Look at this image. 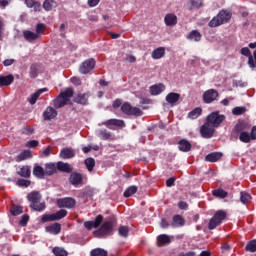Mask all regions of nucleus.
I'll list each match as a JSON object with an SVG mask.
<instances>
[{"instance_id":"obj_28","label":"nucleus","mask_w":256,"mask_h":256,"mask_svg":"<svg viewBox=\"0 0 256 256\" xmlns=\"http://www.w3.org/2000/svg\"><path fill=\"white\" fill-rule=\"evenodd\" d=\"M15 81V78L13 75H8V76H0V87H7L11 85Z\"/></svg>"},{"instance_id":"obj_51","label":"nucleus","mask_w":256,"mask_h":256,"mask_svg":"<svg viewBox=\"0 0 256 256\" xmlns=\"http://www.w3.org/2000/svg\"><path fill=\"white\" fill-rule=\"evenodd\" d=\"M246 251H249L250 253H255L256 252V240L250 241L246 247Z\"/></svg>"},{"instance_id":"obj_4","label":"nucleus","mask_w":256,"mask_h":256,"mask_svg":"<svg viewBox=\"0 0 256 256\" xmlns=\"http://www.w3.org/2000/svg\"><path fill=\"white\" fill-rule=\"evenodd\" d=\"M113 231V223L111 221L104 222L102 226L94 231V236L98 238L107 237V235H111Z\"/></svg>"},{"instance_id":"obj_61","label":"nucleus","mask_w":256,"mask_h":256,"mask_svg":"<svg viewBox=\"0 0 256 256\" xmlns=\"http://www.w3.org/2000/svg\"><path fill=\"white\" fill-rule=\"evenodd\" d=\"M70 81L71 83H73V85H76V86L81 85V79L79 77H72Z\"/></svg>"},{"instance_id":"obj_37","label":"nucleus","mask_w":256,"mask_h":256,"mask_svg":"<svg viewBox=\"0 0 256 256\" xmlns=\"http://www.w3.org/2000/svg\"><path fill=\"white\" fill-rule=\"evenodd\" d=\"M32 155H31V151L30 150H24L22 151L17 157H16V161L21 162V161H25V159H31Z\"/></svg>"},{"instance_id":"obj_42","label":"nucleus","mask_w":256,"mask_h":256,"mask_svg":"<svg viewBox=\"0 0 256 256\" xmlns=\"http://www.w3.org/2000/svg\"><path fill=\"white\" fill-rule=\"evenodd\" d=\"M52 253L55 256H67V255H69V253H67L66 250L61 248V247H54L53 250H52Z\"/></svg>"},{"instance_id":"obj_23","label":"nucleus","mask_w":256,"mask_h":256,"mask_svg":"<svg viewBox=\"0 0 256 256\" xmlns=\"http://www.w3.org/2000/svg\"><path fill=\"white\" fill-rule=\"evenodd\" d=\"M70 183L75 186L81 185L83 183V176L80 173L73 172L70 175Z\"/></svg>"},{"instance_id":"obj_26","label":"nucleus","mask_w":256,"mask_h":256,"mask_svg":"<svg viewBox=\"0 0 256 256\" xmlns=\"http://www.w3.org/2000/svg\"><path fill=\"white\" fill-rule=\"evenodd\" d=\"M179 99H181V95L179 93H175V92H171L166 96V101L170 105H175V103H177V101H179Z\"/></svg>"},{"instance_id":"obj_57","label":"nucleus","mask_w":256,"mask_h":256,"mask_svg":"<svg viewBox=\"0 0 256 256\" xmlns=\"http://www.w3.org/2000/svg\"><path fill=\"white\" fill-rule=\"evenodd\" d=\"M37 71H38L37 65H35V64L31 65L30 77H32V79H35V77H37Z\"/></svg>"},{"instance_id":"obj_19","label":"nucleus","mask_w":256,"mask_h":256,"mask_svg":"<svg viewBox=\"0 0 256 256\" xmlns=\"http://www.w3.org/2000/svg\"><path fill=\"white\" fill-rule=\"evenodd\" d=\"M75 157V151L73 148H63L60 151V158L61 159H73Z\"/></svg>"},{"instance_id":"obj_32","label":"nucleus","mask_w":256,"mask_h":256,"mask_svg":"<svg viewBox=\"0 0 256 256\" xmlns=\"http://www.w3.org/2000/svg\"><path fill=\"white\" fill-rule=\"evenodd\" d=\"M151 57H152V59H162V57H165V48L159 47V48L153 50Z\"/></svg>"},{"instance_id":"obj_40","label":"nucleus","mask_w":256,"mask_h":256,"mask_svg":"<svg viewBox=\"0 0 256 256\" xmlns=\"http://www.w3.org/2000/svg\"><path fill=\"white\" fill-rule=\"evenodd\" d=\"M239 139L242 143H251L252 139H251V134H249V132H241L239 135Z\"/></svg>"},{"instance_id":"obj_38","label":"nucleus","mask_w":256,"mask_h":256,"mask_svg":"<svg viewBox=\"0 0 256 256\" xmlns=\"http://www.w3.org/2000/svg\"><path fill=\"white\" fill-rule=\"evenodd\" d=\"M201 33H199V31L197 30H193L189 33V35L187 36V39H189V41H201Z\"/></svg>"},{"instance_id":"obj_17","label":"nucleus","mask_w":256,"mask_h":256,"mask_svg":"<svg viewBox=\"0 0 256 256\" xmlns=\"http://www.w3.org/2000/svg\"><path fill=\"white\" fill-rule=\"evenodd\" d=\"M23 37L26 41H28V43H33V41H37V39H39V34L31 30H24Z\"/></svg>"},{"instance_id":"obj_59","label":"nucleus","mask_w":256,"mask_h":256,"mask_svg":"<svg viewBox=\"0 0 256 256\" xmlns=\"http://www.w3.org/2000/svg\"><path fill=\"white\" fill-rule=\"evenodd\" d=\"M29 222V215H23L19 221V225H21L22 227H25L27 225V223Z\"/></svg>"},{"instance_id":"obj_21","label":"nucleus","mask_w":256,"mask_h":256,"mask_svg":"<svg viewBox=\"0 0 256 256\" xmlns=\"http://www.w3.org/2000/svg\"><path fill=\"white\" fill-rule=\"evenodd\" d=\"M223 157V154L221 152H212L205 157V161H208L209 163H217L221 158Z\"/></svg>"},{"instance_id":"obj_48","label":"nucleus","mask_w":256,"mask_h":256,"mask_svg":"<svg viewBox=\"0 0 256 256\" xmlns=\"http://www.w3.org/2000/svg\"><path fill=\"white\" fill-rule=\"evenodd\" d=\"M190 9H199L203 5V0H190Z\"/></svg>"},{"instance_id":"obj_45","label":"nucleus","mask_w":256,"mask_h":256,"mask_svg":"<svg viewBox=\"0 0 256 256\" xmlns=\"http://www.w3.org/2000/svg\"><path fill=\"white\" fill-rule=\"evenodd\" d=\"M212 195H214V197H219L220 199H225V197H227V192L223 189H217L212 192Z\"/></svg>"},{"instance_id":"obj_6","label":"nucleus","mask_w":256,"mask_h":256,"mask_svg":"<svg viewBox=\"0 0 256 256\" xmlns=\"http://www.w3.org/2000/svg\"><path fill=\"white\" fill-rule=\"evenodd\" d=\"M223 121H225V115L219 114V112H212L207 117V123L212 127H219Z\"/></svg>"},{"instance_id":"obj_7","label":"nucleus","mask_w":256,"mask_h":256,"mask_svg":"<svg viewBox=\"0 0 256 256\" xmlns=\"http://www.w3.org/2000/svg\"><path fill=\"white\" fill-rule=\"evenodd\" d=\"M77 202L71 197L62 198L57 200V206L59 209H73Z\"/></svg>"},{"instance_id":"obj_22","label":"nucleus","mask_w":256,"mask_h":256,"mask_svg":"<svg viewBox=\"0 0 256 256\" xmlns=\"http://www.w3.org/2000/svg\"><path fill=\"white\" fill-rule=\"evenodd\" d=\"M47 92V88H42L39 89L38 91H36L35 93H33L29 98L28 101L30 103V105H35L37 103V99H39V97L41 96V94Z\"/></svg>"},{"instance_id":"obj_60","label":"nucleus","mask_w":256,"mask_h":256,"mask_svg":"<svg viewBox=\"0 0 256 256\" xmlns=\"http://www.w3.org/2000/svg\"><path fill=\"white\" fill-rule=\"evenodd\" d=\"M30 9H33V11L37 12V11H41V3L39 2H35L32 7H30Z\"/></svg>"},{"instance_id":"obj_2","label":"nucleus","mask_w":256,"mask_h":256,"mask_svg":"<svg viewBox=\"0 0 256 256\" xmlns=\"http://www.w3.org/2000/svg\"><path fill=\"white\" fill-rule=\"evenodd\" d=\"M71 97H73V88H68L64 92H61L60 95L54 100V107L56 109L65 107L67 102L71 101Z\"/></svg>"},{"instance_id":"obj_56","label":"nucleus","mask_w":256,"mask_h":256,"mask_svg":"<svg viewBox=\"0 0 256 256\" xmlns=\"http://www.w3.org/2000/svg\"><path fill=\"white\" fill-rule=\"evenodd\" d=\"M17 185H18L19 187H29V185H31V181L25 180V179H19V180L17 181Z\"/></svg>"},{"instance_id":"obj_35","label":"nucleus","mask_w":256,"mask_h":256,"mask_svg":"<svg viewBox=\"0 0 256 256\" xmlns=\"http://www.w3.org/2000/svg\"><path fill=\"white\" fill-rule=\"evenodd\" d=\"M20 177H25L26 179L31 177V168L29 166H22L18 171Z\"/></svg>"},{"instance_id":"obj_15","label":"nucleus","mask_w":256,"mask_h":256,"mask_svg":"<svg viewBox=\"0 0 256 256\" xmlns=\"http://www.w3.org/2000/svg\"><path fill=\"white\" fill-rule=\"evenodd\" d=\"M241 55L244 57H248V64L251 69H255V60H253V56L251 55V50L249 48L244 47L240 50Z\"/></svg>"},{"instance_id":"obj_5","label":"nucleus","mask_w":256,"mask_h":256,"mask_svg":"<svg viewBox=\"0 0 256 256\" xmlns=\"http://www.w3.org/2000/svg\"><path fill=\"white\" fill-rule=\"evenodd\" d=\"M121 111L122 113H124L125 115H132L133 117H141V115H143V111H141L139 108L137 107H133L131 106V104L129 102H125L122 106H121Z\"/></svg>"},{"instance_id":"obj_8","label":"nucleus","mask_w":256,"mask_h":256,"mask_svg":"<svg viewBox=\"0 0 256 256\" xmlns=\"http://www.w3.org/2000/svg\"><path fill=\"white\" fill-rule=\"evenodd\" d=\"M200 133L204 139H211L213 137V133H215V127L209 122H206L201 128Z\"/></svg>"},{"instance_id":"obj_62","label":"nucleus","mask_w":256,"mask_h":256,"mask_svg":"<svg viewBox=\"0 0 256 256\" xmlns=\"http://www.w3.org/2000/svg\"><path fill=\"white\" fill-rule=\"evenodd\" d=\"M33 132H34V130H33V128L30 127V126H26V127L24 128V131H23V133H25V135H33Z\"/></svg>"},{"instance_id":"obj_34","label":"nucleus","mask_w":256,"mask_h":256,"mask_svg":"<svg viewBox=\"0 0 256 256\" xmlns=\"http://www.w3.org/2000/svg\"><path fill=\"white\" fill-rule=\"evenodd\" d=\"M178 149L183 151L184 153H187L191 151V143L187 140H180L178 143Z\"/></svg>"},{"instance_id":"obj_18","label":"nucleus","mask_w":256,"mask_h":256,"mask_svg":"<svg viewBox=\"0 0 256 256\" xmlns=\"http://www.w3.org/2000/svg\"><path fill=\"white\" fill-rule=\"evenodd\" d=\"M165 91V86L163 83L154 84L150 86V95H161Z\"/></svg>"},{"instance_id":"obj_55","label":"nucleus","mask_w":256,"mask_h":256,"mask_svg":"<svg viewBox=\"0 0 256 256\" xmlns=\"http://www.w3.org/2000/svg\"><path fill=\"white\" fill-rule=\"evenodd\" d=\"M118 233H119V235H121V237H127V235H129V227L121 226L118 229Z\"/></svg>"},{"instance_id":"obj_49","label":"nucleus","mask_w":256,"mask_h":256,"mask_svg":"<svg viewBox=\"0 0 256 256\" xmlns=\"http://www.w3.org/2000/svg\"><path fill=\"white\" fill-rule=\"evenodd\" d=\"M45 24L39 23L36 25V35H38V38L41 39V35L45 32Z\"/></svg>"},{"instance_id":"obj_41","label":"nucleus","mask_w":256,"mask_h":256,"mask_svg":"<svg viewBox=\"0 0 256 256\" xmlns=\"http://www.w3.org/2000/svg\"><path fill=\"white\" fill-rule=\"evenodd\" d=\"M201 113H203V110L201 108H195L191 112H189L188 117L189 119H197Z\"/></svg>"},{"instance_id":"obj_10","label":"nucleus","mask_w":256,"mask_h":256,"mask_svg":"<svg viewBox=\"0 0 256 256\" xmlns=\"http://www.w3.org/2000/svg\"><path fill=\"white\" fill-rule=\"evenodd\" d=\"M93 69H95L94 59H88L80 65V73H82V75H87V73L93 71Z\"/></svg>"},{"instance_id":"obj_3","label":"nucleus","mask_w":256,"mask_h":256,"mask_svg":"<svg viewBox=\"0 0 256 256\" xmlns=\"http://www.w3.org/2000/svg\"><path fill=\"white\" fill-rule=\"evenodd\" d=\"M227 219V212L224 210L217 211L213 217L210 219L208 224V229L213 230L219 227Z\"/></svg>"},{"instance_id":"obj_29","label":"nucleus","mask_w":256,"mask_h":256,"mask_svg":"<svg viewBox=\"0 0 256 256\" xmlns=\"http://www.w3.org/2000/svg\"><path fill=\"white\" fill-rule=\"evenodd\" d=\"M57 170H58V168H57L56 163H47L45 165V170L44 171H45L46 175L51 176V175H55V173H57Z\"/></svg>"},{"instance_id":"obj_30","label":"nucleus","mask_w":256,"mask_h":256,"mask_svg":"<svg viewBox=\"0 0 256 256\" xmlns=\"http://www.w3.org/2000/svg\"><path fill=\"white\" fill-rule=\"evenodd\" d=\"M27 199L30 204L37 203V201H41L42 196H41V193H39L37 191H33L27 195Z\"/></svg>"},{"instance_id":"obj_36","label":"nucleus","mask_w":256,"mask_h":256,"mask_svg":"<svg viewBox=\"0 0 256 256\" xmlns=\"http://www.w3.org/2000/svg\"><path fill=\"white\" fill-rule=\"evenodd\" d=\"M55 7H57V2L54 0H45L43 3L45 11H52Z\"/></svg>"},{"instance_id":"obj_20","label":"nucleus","mask_w":256,"mask_h":256,"mask_svg":"<svg viewBox=\"0 0 256 256\" xmlns=\"http://www.w3.org/2000/svg\"><path fill=\"white\" fill-rule=\"evenodd\" d=\"M33 175L34 177H37V179H45V168L41 167L39 164H35L33 169Z\"/></svg>"},{"instance_id":"obj_12","label":"nucleus","mask_w":256,"mask_h":256,"mask_svg":"<svg viewBox=\"0 0 256 256\" xmlns=\"http://www.w3.org/2000/svg\"><path fill=\"white\" fill-rule=\"evenodd\" d=\"M101 223H103V216L98 215L95 218V220L85 222L84 227L86 229H88L89 231H91V229H97V227H99V225H101Z\"/></svg>"},{"instance_id":"obj_16","label":"nucleus","mask_w":256,"mask_h":256,"mask_svg":"<svg viewBox=\"0 0 256 256\" xmlns=\"http://www.w3.org/2000/svg\"><path fill=\"white\" fill-rule=\"evenodd\" d=\"M46 233H50L51 235H59L61 233V224L53 223L49 226L45 227Z\"/></svg>"},{"instance_id":"obj_27","label":"nucleus","mask_w":256,"mask_h":256,"mask_svg":"<svg viewBox=\"0 0 256 256\" xmlns=\"http://www.w3.org/2000/svg\"><path fill=\"white\" fill-rule=\"evenodd\" d=\"M96 135L97 137H99V139H102L103 141H107L112 137L111 132L107 131V129L97 130Z\"/></svg>"},{"instance_id":"obj_24","label":"nucleus","mask_w":256,"mask_h":256,"mask_svg":"<svg viewBox=\"0 0 256 256\" xmlns=\"http://www.w3.org/2000/svg\"><path fill=\"white\" fill-rule=\"evenodd\" d=\"M171 243V237L167 234H161L157 237L158 247H163V245H169Z\"/></svg>"},{"instance_id":"obj_9","label":"nucleus","mask_w":256,"mask_h":256,"mask_svg":"<svg viewBox=\"0 0 256 256\" xmlns=\"http://www.w3.org/2000/svg\"><path fill=\"white\" fill-rule=\"evenodd\" d=\"M217 97H219V92L215 89H209L203 93V101L207 104L217 101Z\"/></svg>"},{"instance_id":"obj_53","label":"nucleus","mask_w":256,"mask_h":256,"mask_svg":"<svg viewBox=\"0 0 256 256\" xmlns=\"http://www.w3.org/2000/svg\"><path fill=\"white\" fill-rule=\"evenodd\" d=\"M137 193V187L136 186H130L125 192L124 197H132V195H135Z\"/></svg>"},{"instance_id":"obj_52","label":"nucleus","mask_w":256,"mask_h":256,"mask_svg":"<svg viewBox=\"0 0 256 256\" xmlns=\"http://www.w3.org/2000/svg\"><path fill=\"white\" fill-rule=\"evenodd\" d=\"M85 165H86L88 171H90V172L93 171V168L95 167V159L87 158L85 160Z\"/></svg>"},{"instance_id":"obj_44","label":"nucleus","mask_w":256,"mask_h":256,"mask_svg":"<svg viewBox=\"0 0 256 256\" xmlns=\"http://www.w3.org/2000/svg\"><path fill=\"white\" fill-rule=\"evenodd\" d=\"M54 217L56 221H60V219H65L67 217V210L61 209L54 213Z\"/></svg>"},{"instance_id":"obj_1","label":"nucleus","mask_w":256,"mask_h":256,"mask_svg":"<svg viewBox=\"0 0 256 256\" xmlns=\"http://www.w3.org/2000/svg\"><path fill=\"white\" fill-rule=\"evenodd\" d=\"M231 19V12L227 10H222L215 16L210 22L209 27H219L221 25H225V23H229Z\"/></svg>"},{"instance_id":"obj_43","label":"nucleus","mask_w":256,"mask_h":256,"mask_svg":"<svg viewBox=\"0 0 256 256\" xmlns=\"http://www.w3.org/2000/svg\"><path fill=\"white\" fill-rule=\"evenodd\" d=\"M244 113H247V108L245 106L242 107H235L232 109V115H244Z\"/></svg>"},{"instance_id":"obj_13","label":"nucleus","mask_w":256,"mask_h":256,"mask_svg":"<svg viewBox=\"0 0 256 256\" xmlns=\"http://www.w3.org/2000/svg\"><path fill=\"white\" fill-rule=\"evenodd\" d=\"M177 21V15L174 13H168L164 17V23L166 27H175V25H177Z\"/></svg>"},{"instance_id":"obj_25","label":"nucleus","mask_w":256,"mask_h":256,"mask_svg":"<svg viewBox=\"0 0 256 256\" xmlns=\"http://www.w3.org/2000/svg\"><path fill=\"white\" fill-rule=\"evenodd\" d=\"M56 165L58 171H61L62 173H71V171H73V167H71V164L69 163L58 162Z\"/></svg>"},{"instance_id":"obj_47","label":"nucleus","mask_w":256,"mask_h":256,"mask_svg":"<svg viewBox=\"0 0 256 256\" xmlns=\"http://www.w3.org/2000/svg\"><path fill=\"white\" fill-rule=\"evenodd\" d=\"M10 213L11 215H13L14 217H17V215H21V213H23V207L21 206H13L10 209Z\"/></svg>"},{"instance_id":"obj_46","label":"nucleus","mask_w":256,"mask_h":256,"mask_svg":"<svg viewBox=\"0 0 256 256\" xmlns=\"http://www.w3.org/2000/svg\"><path fill=\"white\" fill-rule=\"evenodd\" d=\"M90 255L91 256H107V251H105L101 248H96L90 252Z\"/></svg>"},{"instance_id":"obj_50","label":"nucleus","mask_w":256,"mask_h":256,"mask_svg":"<svg viewBox=\"0 0 256 256\" xmlns=\"http://www.w3.org/2000/svg\"><path fill=\"white\" fill-rule=\"evenodd\" d=\"M240 201L241 203H249V201H251V194L247 193V192H241L240 193Z\"/></svg>"},{"instance_id":"obj_63","label":"nucleus","mask_w":256,"mask_h":256,"mask_svg":"<svg viewBox=\"0 0 256 256\" xmlns=\"http://www.w3.org/2000/svg\"><path fill=\"white\" fill-rule=\"evenodd\" d=\"M173 185H175V178H169L166 180L167 187H173Z\"/></svg>"},{"instance_id":"obj_11","label":"nucleus","mask_w":256,"mask_h":256,"mask_svg":"<svg viewBox=\"0 0 256 256\" xmlns=\"http://www.w3.org/2000/svg\"><path fill=\"white\" fill-rule=\"evenodd\" d=\"M102 125H105L108 129H115V127H125V121L119 119H109L105 122H102Z\"/></svg>"},{"instance_id":"obj_54","label":"nucleus","mask_w":256,"mask_h":256,"mask_svg":"<svg viewBox=\"0 0 256 256\" xmlns=\"http://www.w3.org/2000/svg\"><path fill=\"white\" fill-rule=\"evenodd\" d=\"M55 214H44L42 215V223H49L51 221H56L55 220Z\"/></svg>"},{"instance_id":"obj_14","label":"nucleus","mask_w":256,"mask_h":256,"mask_svg":"<svg viewBox=\"0 0 256 256\" xmlns=\"http://www.w3.org/2000/svg\"><path fill=\"white\" fill-rule=\"evenodd\" d=\"M44 121H51L57 117V110L51 106H48L43 112Z\"/></svg>"},{"instance_id":"obj_33","label":"nucleus","mask_w":256,"mask_h":256,"mask_svg":"<svg viewBox=\"0 0 256 256\" xmlns=\"http://www.w3.org/2000/svg\"><path fill=\"white\" fill-rule=\"evenodd\" d=\"M172 227H183L185 225V219L181 215H175L172 220Z\"/></svg>"},{"instance_id":"obj_64","label":"nucleus","mask_w":256,"mask_h":256,"mask_svg":"<svg viewBox=\"0 0 256 256\" xmlns=\"http://www.w3.org/2000/svg\"><path fill=\"white\" fill-rule=\"evenodd\" d=\"M250 138L252 139V141L256 140V126H254L252 128L251 133H250Z\"/></svg>"},{"instance_id":"obj_58","label":"nucleus","mask_w":256,"mask_h":256,"mask_svg":"<svg viewBox=\"0 0 256 256\" xmlns=\"http://www.w3.org/2000/svg\"><path fill=\"white\" fill-rule=\"evenodd\" d=\"M39 146V141L37 140H30L26 143V147H29L30 149H35V147Z\"/></svg>"},{"instance_id":"obj_39","label":"nucleus","mask_w":256,"mask_h":256,"mask_svg":"<svg viewBox=\"0 0 256 256\" xmlns=\"http://www.w3.org/2000/svg\"><path fill=\"white\" fill-rule=\"evenodd\" d=\"M89 99V94H78L75 98L76 103H80V105H87V101Z\"/></svg>"},{"instance_id":"obj_31","label":"nucleus","mask_w":256,"mask_h":256,"mask_svg":"<svg viewBox=\"0 0 256 256\" xmlns=\"http://www.w3.org/2000/svg\"><path fill=\"white\" fill-rule=\"evenodd\" d=\"M46 207L45 202H41V200L30 204V209L38 211L39 213H41V211H45Z\"/></svg>"}]
</instances>
